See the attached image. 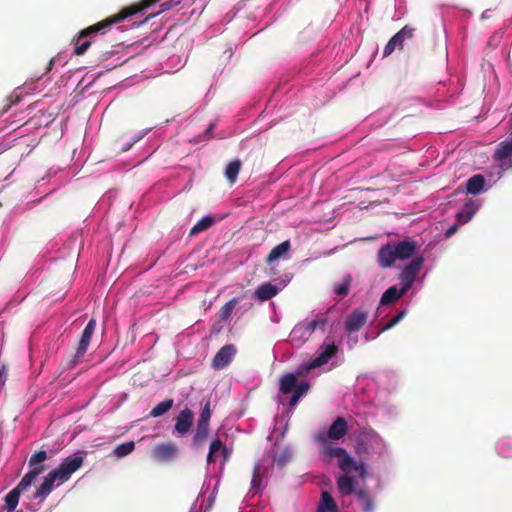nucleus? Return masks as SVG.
Instances as JSON below:
<instances>
[{
	"mask_svg": "<svg viewBox=\"0 0 512 512\" xmlns=\"http://www.w3.org/2000/svg\"><path fill=\"white\" fill-rule=\"evenodd\" d=\"M134 448L135 443L133 441L125 442L116 446V448L114 449V454L118 458H122L129 455L134 450Z\"/></svg>",
	"mask_w": 512,
	"mask_h": 512,
	"instance_id": "7c9ffc66",
	"label": "nucleus"
},
{
	"mask_svg": "<svg viewBox=\"0 0 512 512\" xmlns=\"http://www.w3.org/2000/svg\"><path fill=\"white\" fill-rule=\"evenodd\" d=\"M310 388V385L307 381H302L300 384L296 383V387L294 389L295 394H299V396H303Z\"/></svg>",
	"mask_w": 512,
	"mask_h": 512,
	"instance_id": "4c0bfd02",
	"label": "nucleus"
},
{
	"mask_svg": "<svg viewBox=\"0 0 512 512\" xmlns=\"http://www.w3.org/2000/svg\"><path fill=\"white\" fill-rule=\"evenodd\" d=\"M3 151H4V150L0 147V154H2V152H3Z\"/></svg>",
	"mask_w": 512,
	"mask_h": 512,
	"instance_id": "8fccbe9b",
	"label": "nucleus"
},
{
	"mask_svg": "<svg viewBox=\"0 0 512 512\" xmlns=\"http://www.w3.org/2000/svg\"><path fill=\"white\" fill-rule=\"evenodd\" d=\"M209 435V424H203L197 421L196 433L193 441L195 445H202Z\"/></svg>",
	"mask_w": 512,
	"mask_h": 512,
	"instance_id": "a878e982",
	"label": "nucleus"
},
{
	"mask_svg": "<svg viewBox=\"0 0 512 512\" xmlns=\"http://www.w3.org/2000/svg\"><path fill=\"white\" fill-rule=\"evenodd\" d=\"M398 48V49H402L403 47L400 45V43L398 42V40L393 36L389 41L388 43L386 44L385 48H384V52H383V57H388L390 56L394 50Z\"/></svg>",
	"mask_w": 512,
	"mask_h": 512,
	"instance_id": "f704fd0d",
	"label": "nucleus"
},
{
	"mask_svg": "<svg viewBox=\"0 0 512 512\" xmlns=\"http://www.w3.org/2000/svg\"><path fill=\"white\" fill-rule=\"evenodd\" d=\"M420 246L417 241L406 238L395 245V253L398 259L406 260L411 258L419 250Z\"/></svg>",
	"mask_w": 512,
	"mask_h": 512,
	"instance_id": "9b49d317",
	"label": "nucleus"
},
{
	"mask_svg": "<svg viewBox=\"0 0 512 512\" xmlns=\"http://www.w3.org/2000/svg\"><path fill=\"white\" fill-rule=\"evenodd\" d=\"M338 352V346L335 343L324 342L320 347L319 355L305 366V371L318 368L334 357Z\"/></svg>",
	"mask_w": 512,
	"mask_h": 512,
	"instance_id": "423d86ee",
	"label": "nucleus"
},
{
	"mask_svg": "<svg viewBox=\"0 0 512 512\" xmlns=\"http://www.w3.org/2000/svg\"><path fill=\"white\" fill-rule=\"evenodd\" d=\"M357 498L362 505L363 512H373L375 505L372 496L366 489H359L356 492Z\"/></svg>",
	"mask_w": 512,
	"mask_h": 512,
	"instance_id": "412c9836",
	"label": "nucleus"
},
{
	"mask_svg": "<svg viewBox=\"0 0 512 512\" xmlns=\"http://www.w3.org/2000/svg\"><path fill=\"white\" fill-rule=\"evenodd\" d=\"M53 65H54V60H53V59H51V60L49 61V63H48L47 71H46V72L50 71V70L52 69Z\"/></svg>",
	"mask_w": 512,
	"mask_h": 512,
	"instance_id": "49530a36",
	"label": "nucleus"
},
{
	"mask_svg": "<svg viewBox=\"0 0 512 512\" xmlns=\"http://www.w3.org/2000/svg\"><path fill=\"white\" fill-rule=\"evenodd\" d=\"M173 404H174V400L173 399H166L160 403H158L149 413V415L151 417H160L162 415H164L165 413H167L172 407H173Z\"/></svg>",
	"mask_w": 512,
	"mask_h": 512,
	"instance_id": "393cba45",
	"label": "nucleus"
},
{
	"mask_svg": "<svg viewBox=\"0 0 512 512\" xmlns=\"http://www.w3.org/2000/svg\"><path fill=\"white\" fill-rule=\"evenodd\" d=\"M479 205L474 200H468L463 207V210L465 211V218L464 220H471L473 215L478 210Z\"/></svg>",
	"mask_w": 512,
	"mask_h": 512,
	"instance_id": "72a5a7b5",
	"label": "nucleus"
},
{
	"mask_svg": "<svg viewBox=\"0 0 512 512\" xmlns=\"http://www.w3.org/2000/svg\"><path fill=\"white\" fill-rule=\"evenodd\" d=\"M242 167V162L239 159L231 161L225 169V177L231 183L234 184L237 180L238 174Z\"/></svg>",
	"mask_w": 512,
	"mask_h": 512,
	"instance_id": "4be33fe9",
	"label": "nucleus"
},
{
	"mask_svg": "<svg viewBox=\"0 0 512 512\" xmlns=\"http://www.w3.org/2000/svg\"><path fill=\"white\" fill-rule=\"evenodd\" d=\"M409 288H406L404 284H402V288L398 289L396 286L389 287L382 295L380 299L381 305H389L396 302L400 299Z\"/></svg>",
	"mask_w": 512,
	"mask_h": 512,
	"instance_id": "f3484780",
	"label": "nucleus"
},
{
	"mask_svg": "<svg viewBox=\"0 0 512 512\" xmlns=\"http://www.w3.org/2000/svg\"><path fill=\"white\" fill-rule=\"evenodd\" d=\"M348 431L347 421L343 417H337L331 424L327 432H319L315 440L320 445V454L327 464H331L333 458H337L338 467L343 472L337 477L336 483L341 495L348 496L356 491L357 481L353 473L360 479L367 476L366 465L363 461H356L342 447L333 446L331 441H337L343 438Z\"/></svg>",
	"mask_w": 512,
	"mask_h": 512,
	"instance_id": "f257e3e1",
	"label": "nucleus"
},
{
	"mask_svg": "<svg viewBox=\"0 0 512 512\" xmlns=\"http://www.w3.org/2000/svg\"><path fill=\"white\" fill-rule=\"evenodd\" d=\"M237 304V298H232L226 302L219 310V318L221 320H228Z\"/></svg>",
	"mask_w": 512,
	"mask_h": 512,
	"instance_id": "cd10ccee",
	"label": "nucleus"
},
{
	"mask_svg": "<svg viewBox=\"0 0 512 512\" xmlns=\"http://www.w3.org/2000/svg\"><path fill=\"white\" fill-rule=\"evenodd\" d=\"M210 417H211L210 402L207 401L201 411L198 422H201L203 424H209Z\"/></svg>",
	"mask_w": 512,
	"mask_h": 512,
	"instance_id": "e433bc0d",
	"label": "nucleus"
},
{
	"mask_svg": "<svg viewBox=\"0 0 512 512\" xmlns=\"http://www.w3.org/2000/svg\"><path fill=\"white\" fill-rule=\"evenodd\" d=\"M275 463L279 468H283L287 463L286 456H282V457L275 459Z\"/></svg>",
	"mask_w": 512,
	"mask_h": 512,
	"instance_id": "a19ab883",
	"label": "nucleus"
},
{
	"mask_svg": "<svg viewBox=\"0 0 512 512\" xmlns=\"http://www.w3.org/2000/svg\"><path fill=\"white\" fill-rule=\"evenodd\" d=\"M178 4L177 1H167V2H164L160 5L161 7V11H166V10H169L171 9L172 7L176 6Z\"/></svg>",
	"mask_w": 512,
	"mask_h": 512,
	"instance_id": "58836bf2",
	"label": "nucleus"
},
{
	"mask_svg": "<svg viewBox=\"0 0 512 512\" xmlns=\"http://www.w3.org/2000/svg\"><path fill=\"white\" fill-rule=\"evenodd\" d=\"M406 315V311H400L396 316L390 319L386 325L380 330V332L387 331L397 325Z\"/></svg>",
	"mask_w": 512,
	"mask_h": 512,
	"instance_id": "c9c22d12",
	"label": "nucleus"
},
{
	"mask_svg": "<svg viewBox=\"0 0 512 512\" xmlns=\"http://www.w3.org/2000/svg\"><path fill=\"white\" fill-rule=\"evenodd\" d=\"M357 452H358V453H362V452L366 453V452H367L366 448H363L362 440H359V441H358V444H357Z\"/></svg>",
	"mask_w": 512,
	"mask_h": 512,
	"instance_id": "c03bdc74",
	"label": "nucleus"
},
{
	"mask_svg": "<svg viewBox=\"0 0 512 512\" xmlns=\"http://www.w3.org/2000/svg\"><path fill=\"white\" fill-rule=\"evenodd\" d=\"M214 223V218L210 215L203 217L200 219L190 230V235H197L208 228H210Z\"/></svg>",
	"mask_w": 512,
	"mask_h": 512,
	"instance_id": "b1692460",
	"label": "nucleus"
},
{
	"mask_svg": "<svg viewBox=\"0 0 512 512\" xmlns=\"http://www.w3.org/2000/svg\"><path fill=\"white\" fill-rule=\"evenodd\" d=\"M40 471L41 470L39 469L37 471L27 472L23 476L19 484L5 496V504L8 512H12L16 508L19 502L20 494L27 491V489L32 485L34 480L38 477V473Z\"/></svg>",
	"mask_w": 512,
	"mask_h": 512,
	"instance_id": "f03ea898",
	"label": "nucleus"
},
{
	"mask_svg": "<svg viewBox=\"0 0 512 512\" xmlns=\"http://www.w3.org/2000/svg\"><path fill=\"white\" fill-rule=\"evenodd\" d=\"M493 157L502 170L512 169V138L500 142Z\"/></svg>",
	"mask_w": 512,
	"mask_h": 512,
	"instance_id": "39448f33",
	"label": "nucleus"
},
{
	"mask_svg": "<svg viewBox=\"0 0 512 512\" xmlns=\"http://www.w3.org/2000/svg\"><path fill=\"white\" fill-rule=\"evenodd\" d=\"M236 354V348L234 345L229 344L223 346L214 356L212 360V367L215 370H222L227 367L233 360Z\"/></svg>",
	"mask_w": 512,
	"mask_h": 512,
	"instance_id": "1a4fd4ad",
	"label": "nucleus"
},
{
	"mask_svg": "<svg viewBox=\"0 0 512 512\" xmlns=\"http://www.w3.org/2000/svg\"><path fill=\"white\" fill-rule=\"evenodd\" d=\"M194 414L193 411L189 408H185L182 410L177 418L175 423V432L184 435L189 432L192 424H193Z\"/></svg>",
	"mask_w": 512,
	"mask_h": 512,
	"instance_id": "ddd939ff",
	"label": "nucleus"
},
{
	"mask_svg": "<svg viewBox=\"0 0 512 512\" xmlns=\"http://www.w3.org/2000/svg\"><path fill=\"white\" fill-rule=\"evenodd\" d=\"M502 448L503 449H507V450H511L512 449V443L504 442V443H502Z\"/></svg>",
	"mask_w": 512,
	"mask_h": 512,
	"instance_id": "a18cd8bd",
	"label": "nucleus"
},
{
	"mask_svg": "<svg viewBox=\"0 0 512 512\" xmlns=\"http://www.w3.org/2000/svg\"><path fill=\"white\" fill-rule=\"evenodd\" d=\"M415 30L416 29L414 27H412L410 25H406L399 32H397L394 35V37L398 40L400 45L403 47V43L405 41L413 38Z\"/></svg>",
	"mask_w": 512,
	"mask_h": 512,
	"instance_id": "c85d7f7f",
	"label": "nucleus"
},
{
	"mask_svg": "<svg viewBox=\"0 0 512 512\" xmlns=\"http://www.w3.org/2000/svg\"><path fill=\"white\" fill-rule=\"evenodd\" d=\"M95 328H96V320L94 318H92L87 323L84 330L82 331L76 352L72 359L73 366L77 365L84 357V355L89 347V344L91 342V338L94 334Z\"/></svg>",
	"mask_w": 512,
	"mask_h": 512,
	"instance_id": "20e7f679",
	"label": "nucleus"
},
{
	"mask_svg": "<svg viewBox=\"0 0 512 512\" xmlns=\"http://www.w3.org/2000/svg\"><path fill=\"white\" fill-rule=\"evenodd\" d=\"M318 512H324V510H321V509L319 508V511H318Z\"/></svg>",
	"mask_w": 512,
	"mask_h": 512,
	"instance_id": "3c124183",
	"label": "nucleus"
},
{
	"mask_svg": "<svg viewBox=\"0 0 512 512\" xmlns=\"http://www.w3.org/2000/svg\"><path fill=\"white\" fill-rule=\"evenodd\" d=\"M458 229V226L456 224L452 225L446 232H445V236L448 238V237H451Z\"/></svg>",
	"mask_w": 512,
	"mask_h": 512,
	"instance_id": "79ce46f5",
	"label": "nucleus"
},
{
	"mask_svg": "<svg viewBox=\"0 0 512 512\" xmlns=\"http://www.w3.org/2000/svg\"><path fill=\"white\" fill-rule=\"evenodd\" d=\"M465 214L466 213H465V211L463 209L456 213V218H457L459 223L465 224V223H467L469 221V220H464Z\"/></svg>",
	"mask_w": 512,
	"mask_h": 512,
	"instance_id": "ea45409f",
	"label": "nucleus"
},
{
	"mask_svg": "<svg viewBox=\"0 0 512 512\" xmlns=\"http://www.w3.org/2000/svg\"><path fill=\"white\" fill-rule=\"evenodd\" d=\"M213 127H214V124H210L206 132L207 133L210 132L213 129Z\"/></svg>",
	"mask_w": 512,
	"mask_h": 512,
	"instance_id": "de8ad7c7",
	"label": "nucleus"
},
{
	"mask_svg": "<svg viewBox=\"0 0 512 512\" xmlns=\"http://www.w3.org/2000/svg\"><path fill=\"white\" fill-rule=\"evenodd\" d=\"M300 398H301V397L299 396V394H295V393H294V394L292 395V397L290 398V403H289V404H290V406H292V407H293V406H295V405L298 403V401H299V399H300Z\"/></svg>",
	"mask_w": 512,
	"mask_h": 512,
	"instance_id": "37998d69",
	"label": "nucleus"
},
{
	"mask_svg": "<svg viewBox=\"0 0 512 512\" xmlns=\"http://www.w3.org/2000/svg\"><path fill=\"white\" fill-rule=\"evenodd\" d=\"M262 483V473H261V466L259 464H255L253 468V474L251 479V491H254L255 493L260 490Z\"/></svg>",
	"mask_w": 512,
	"mask_h": 512,
	"instance_id": "c756f323",
	"label": "nucleus"
},
{
	"mask_svg": "<svg viewBox=\"0 0 512 512\" xmlns=\"http://www.w3.org/2000/svg\"><path fill=\"white\" fill-rule=\"evenodd\" d=\"M351 282V276H346L343 281L335 287L336 294L342 297L346 296L349 293Z\"/></svg>",
	"mask_w": 512,
	"mask_h": 512,
	"instance_id": "2f4dec72",
	"label": "nucleus"
},
{
	"mask_svg": "<svg viewBox=\"0 0 512 512\" xmlns=\"http://www.w3.org/2000/svg\"><path fill=\"white\" fill-rule=\"evenodd\" d=\"M178 452L177 446L173 443H163L155 446L152 456L160 462H167L176 457Z\"/></svg>",
	"mask_w": 512,
	"mask_h": 512,
	"instance_id": "f8f14e48",
	"label": "nucleus"
},
{
	"mask_svg": "<svg viewBox=\"0 0 512 512\" xmlns=\"http://www.w3.org/2000/svg\"><path fill=\"white\" fill-rule=\"evenodd\" d=\"M370 437H371V435H370V434L365 435V438H366V439H368V438H370Z\"/></svg>",
	"mask_w": 512,
	"mask_h": 512,
	"instance_id": "09e8293b",
	"label": "nucleus"
},
{
	"mask_svg": "<svg viewBox=\"0 0 512 512\" xmlns=\"http://www.w3.org/2000/svg\"><path fill=\"white\" fill-rule=\"evenodd\" d=\"M369 314L363 308L353 310L346 318L345 331L347 333L357 332L367 323Z\"/></svg>",
	"mask_w": 512,
	"mask_h": 512,
	"instance_id": "6e6552de",
	"label": "nucleus"
},
{
	"mask_svg": "<svg viewBox=\"0 0 512 512\" xmlns=\"http://www.w3.org/2000/svg\"><path fill=\"white\" fill-rule=\"evenodd\" d=\"M58 481V484H62L61 477L57 474L55 470H51L47 476L44 478L42 484L38 487L34 494L35 499H45L53 490L54 483Z\"/></svg>",
	"mask_w": 512,
	"mask_h": 512,
	"instance_id": "9d476101",
	"label": "nucleus"
},
{
	"mask_svg": "<svg viewBox=\"0 0 512 512\" xmlns=\"http://www.w3.org/2000/svg\"><path fill=\"white\" fill-rule=\"evenodd\" d=\"M297 383V377L295 374L289 373L284 375L280 379V391L283 394H289L294 391Z\"/></svg>",
	"mask_w": 512,
	"mask_h": 512,
	"instance_id": "5701e85b",
	"label": "nucleus"
},
{
	"mask_svg": "<svg viewBox=\"0 0 512 512\" xmlns=\"http://www.w3.org/2000/svg\"><path fill=\"white\" fill-rule=\"evenodd\" d=\"M290 250L291 242L289 240L283 241L270 251V253L267 255L265 259V262L267 264H271L281 258H286Z\"/></svg>",
	"mask_w": 512,
	"mask_h": 512,
	"instance_id": "dca6fc26",
	"label": "nucleus"
},
{
	"mask_svg": "<svg viewBox=\"0 0 512 512\" xmlns=\"http://www.w3.org/2000/svg\"><path fill=\"white\" fill-rule=\"evenodd\" d=\"M319 508L321 510H327L329 512H337L338 510L333 497L327 491H323L321 494V502Z\"/></svg>",
	"mask_w": 512,
	"mask_h": 512,
	"instance_id": "bb28decb",
	"label": "nucleus"
},
{
	"mask_svg": "<svg viewBox=\"0 0 512 512\" xmlns=\"http://www.w3.org/2000/svg\"><path fill=\"white\" fill-rule=\"evenodd\" d=\"M485 185V178L481 174H476L468 179L466 182L467 192L470 194L480 193Z\"/></svg>",
	"mask_w": 512,
	"mask_h": 512,
	"instance_id": "aec40b11",
	"label": "nucleus"
},
{
	"mask_svg": "<svg viewBox=\"0 0 512 512\" xmlns=\"http://www.w3.org/2000/svg\"><path fill=\"white\" fill-rule=\"evenodd\" d=\"M278 288L271 283L261 284L255 291L254 295L261 302H265L276 296Z\"/></svg>",
	"mask_w": 512,
	"mask_h": 512,
	"instance_id": "a211bd4d",
	"label": "nucleus"
},
{
	"mask_svg": "<svg viewBox=\"0 0 512 512\" xmlns=\"http://www.w3.org/2000/svg\"><path fill=\"white\" fill-rule=\"evenodd\" d=\"M217 455H220L223 458L224 463L229 459L228 449L220 438H215L211 441L209 452L207 454V463H215Z\"/></svg>",
	"mask_w": 512,
	"mask_h": 512,
	"instance_id": "4468645a",
	"label": "nucleus"
},
{
	"mask_svg": "<svg viewBox=\"0 0 512 512\" xmlns=\"http://www.w3.org/2000/svg\"><path fill=\"white\" fill-rule=\"evenodd\" d=\"M47 459V453L45 450H39L34 452L31 457L29 458L28 465L32 469L30 471H37L41 470L38 473V476L42 474L45 470V466L41 465L45 460Z\"/></svg>",
	"mask_w": 512,
	"mask_h": 512,
	"instance_id": "6ab92c4d",
	"label": "nucleus"
},
{
	"mask_svg": "<svg viewBox=\"0 0 512 512\" xmlns=\"http://www.w3.org/2000/svg\"><path fill=\"white\" fill-rule=\"evenodd\" d=\"M327 323L326 314H318L314 320L308 324V330L314 332L316 328H324Z\"/></svg>",
	"mask_w": 512,
	"mask_h": 512,
	"instance_id": "473e14b6",
	"label": "nucleus"
},
{
	"mask_svg": "<svg viewBox=\"0 0 512 512\" xmlns=\"http://www.w3.org/2000/svg\"><path fill=\"white\" fill-rule=\"evenodd\" d=\"M395 246L390 244L382 246L378 251V260L382 268L391 267L398 257L395 253Z\"/></svg>",
	"mask_w": 512,
	"mask_h": 512,
	"instance_id": "2eb2a0df",
	"label": "nucleus"
},
{
	"mask_svg": "<svg viewBox=\"0 0 512 512\" xmlns=\"http://www.w3.org/2000/svg\"><path fill=\"white\" fill-rule=\"evenodd\" d=\"M84 455L85 453L83 451H77L76 453L64 458L59 467L54 469L61 477V482H66L71 475L82 466Z\"/></svg>",
	"mask_w": 512,
	"mask_h": 512,
	"instance_id": "7ed1b4c3",
	"label": "nucleus"
},
{
	"mask_svg": "<svg viewBox=\"0 0 512 512\" xmlns=\"http://www.w3.org/2000/svg\"><path fill=\"white\" fill-rule=\"evenodd\" d=\"M424 263V258L422 256L415 257L408 265L405 266L400 275V280L402 284L406 286V288H411L416 276L419 274L422 269Z\"/></svg>",
	"mask_w": 512,
	"mask_h": 512,
	"instance_id": "0eeeda50",
	"label": "nucleus"
}]
</instances>
